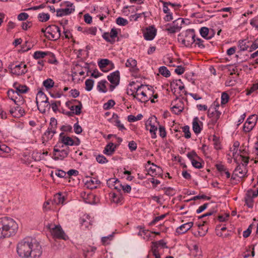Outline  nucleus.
<instances>
[{
	"mask_svg": "<svg viewBox=\"0 0 258 258\" xmlns=\"http://www.w3.org/2000/svg\"><path fill=\"white\" fill-rule=\"evenodd\" d=\"M18 229V225L13 219L8 217L0 218V239L14 236Z\"/></svg>",
	"mask_w": 258,
	"mask_h": 258,
	"instance_id": "f257e3e1",
	"label": "nucleus"
},
{
	"mask_svg": "<svg viewBox=\"0 0 258 258\" xmlns=\"http://www.w3.org/2000/svg\"><path fill=\"white\" fill-rule=\"evenodd\" d=\"M154 93L152 87L150 88L148 85H141L138 86L136 89V93L132 91L131 96L141 102H147L150 99Z\"/></svg>",
	"mask_w": 258,
	"mask_h": 258,
	"instance_id": "f03ea898",
	"label": "nucleus"
},
{
	"mask_svg": "<svg viewBox=\"0 0 258 258\" xmlns=\"http://www.w3.org/2000/svg\"><path fill=\"white\" fill-rule=\"evenodd\" d=\"M195 35L194 29H187L178 35V41L183 46L190 47L194 43Z\"/></svg>",
	"mask_w": 258,
	"mask_h": 258,
	"instance_id": "7ed1b4c3",
	"label": "nucleus"
},
{
	"mask_svg": "<svg viewBox=\"0 0 258 258\" xmlns=\"http://www.w3.org/2000/svg\"><path fill=\"white\" fill-rule=\"evenodd\" d=\"M30 243L28 258H39L42 253V248L39 242L35 238L30 237Z\"/></svg>",
	"mask_w": 258,
	"mask_h": 258,
	"instance_id": "20e7f679",
	"label": "nucleus"
},
{
	"mask_svg": "<svg viewBox=\"0 0 258 258\" xmlns=\"http://www.w3.org/2000/svg\"><path fill=\"white\" fill-rule=\"evenodd\" d=\"M30 237H26L17 244V251L20 256L28 258V253L30 247Z\"/></svg>",
	"mask_w": 258,
	"mask_h": 258,
	"instance_id": "39448f33",
	"label": "nucleus"
},
{
	"mask_svg": "<svg viewBox=\"0 0 258 258\" xmlns=\"http://www.w3.org/2000/svg\"><path fill=\"white\" fill-rule=\"evenodd\" d=\"M63 145L57 143L53 148V156L55 160H63L68 157L70 153V148L68 147L63 149Z\"/></svg>",
	"mask_w": 258,
	"mask_h": 258,
	"instance_id": "423d86ee",
	"label": "nucleus"
},
{
	"mask_svg": "<svg viewBox=\"0 0 258 258\" xmlns=\"http://www.w3.org/2000/svg\"><path fill=\"white\" fill-rule=\"evenodd\" d=\"M48 228L53 238L64 240L69 239L68 236L66 235L60 225L49 224L48 225Z\"/></svg>",
	"mask_w": 258,
	"mask_h": 258,
	"instance_id": "0eeeda50",
	"label": "nucleus"
},
{
	"mask_svg": "<svg viewBox=\"0 0 258 258\" xmlns=\"http://www.w3.org/2000/svg\"><path fill=\"white\" fill-rule=\"evenodd\" d=\"M57 127V120L55 118H50V121L49 126L46 131L43 135V140L44 141H48L51 140L54 135L56 133V130Z\"/></svg>",
	"mask_w": 258,
	"mask_h": 258,
	"instance_id": "6e6552de",
	"label": "nucleus"
},
{
	"mask_svg": "<svg viewBox=\"0 0 258 258\" xmlns=\"http://www.w3.org/2000/svg\"><path fill=\"white\" fill-rule=\"evenodd\" d=\"M184 20L179 18L174 21L171 24H168L166 25L165 30L171 34L175 33L180 30L181 26L184 23Z\"/></svg>",
	"mask_w": 258,
	"mask_h": 258,
	"instance_id": "1a4fd4ad",
	"label": "nucleus"
},
{
	"mask_svg": "<svg viewBox=\"0 0 258 258\" xmlns=\"http://www.w3.org/2000/svg\"><path fill=\"white\" fill-rule=\"evenodd\" d=\"M48 34L47 35V38L49 40H56L58 39L60 36V30L59 28L55 25H49L47 27Z\"/></svg>",
	"mask_w": 258,
	"mask_h": 258,
	"instance_id": "9d476101",
	"label": "nucleus"
},
{
	"mask_svg": "<svg viewBox=\"0 0 258 258\" xmlns=\"http://www.w3.org/2000/svg\"><path fill=\"white\" fill-rule=\"evenodd\" d=\"M257 120V116L255 114L250 115L243 125V130L245 132H249L254 127Z\"/></svg>",
	"mask_w": 258,
	"mask_h": 258,
	"instance_id": "9b49d317",
	"label": "nucleus"
},
{
	"mask_svg": "<svg viewBox=\"0 0 258 258\" xmlns=\"http://www.w3.org/2000/svg\"><path fill=\"white\" fill-rule=\"evenodd\" d=\"M66 105L71 111H74V108H75V114L76 115H79L81 112L82 105L80 101L73 99L71 101H67L66 103Z\"/></svg>",
	"mask_w": 258,
	"mask_h": 258,
	"instance_id": "f8f14e48",
	"label": "nucleus"
},
{
	"mask_svg": "<svg viewBox=\"0 0 258 258\" xmlns=\"http://www.w3.org/2000/svg\"><path fill=\"white\" fill-rule=\"evenodd\" d=\"M67 8L56 10V16L62 17L72 13L75 11L73 4L69 2H66Z\"/></svg>",
	"mask_w": 258,
	"mask_h": 258,
	"instance_id": "ddd939ff",
	"label": "nucleus"
},
{
	"mask_svg": "<svg viewBox=\"0 0 258 258\" xmlns=\"http://www.w3.org/2000/svg\"><path fill=\"white\" fill-rule=\"evenodd\" d=\"M170 87L171 91L174 93L176 92L177 89H178L180 91H182L185 95L187 94V92L184 90V86L180 79L176 80L171 82Z\"/></svg>",
	"mask_w": 258,
	"mask_h": 258,
	"instance_id": "4468645a",
	"label": "nucleus"
},
{
	"mask_svg": "<svg viewBox=\"0 0 258 258\" xmlns=\"http://www.w3.org/2000/svg\"><path fill=\"white\" fill-rule=\"evenodd\" d=\"M157 33V29L153 26L147 28L143 33L145 39L146 40H152L155 38Z\"/></svg>",
	"mask_w": 258,
	"mask_h": 258,
	"instance_id": "2eb2a0df",
	"label": "nucleus"
},
{
	"mask_svg": "<svg viewBox=\"0 0 258 258\" xmlns=\"http://www.w3.org/2000/svg\"><path fill=\"white\" fill-rule=\"evenodd\" d=\"M59 140L61 141V145L66 146H78L80 143V141L78 140V143H75L74 141L70 137L65 136L63 133L59 134Z\"/></svg>",
	"mask_w": 258,
	"mask_h": 258,
	"instance_id": "dca6fc26",
	"label": "nucleus"
},
{
	"mask_svg": "<svg viewBox=\"0 0 258 258\" xmlns=\"http://www.w3.org/2000/svg\"><path fill=\"white\" fill-rule=\"evenodd\" d=\"M9 112L13 117L17 118L25 114V111L21 105H16V107L11 108Z\"/></svg>",
	"mask_w": 258,
	"mask_h": 258,
	"instance_id": "f3484780",
	"label": "nucleus"
},
{
	"mask_svg": "<svg viewBox=\"0 0 258 258\" xmlns=\"http://www.w3.org/2000/svg\"><path fill=\"white\" fill-rule=\"evenodd\" d=\"M203 123L198 117L194 118L192 122V130L196 134H200L203 128Z\"/></svg>",
	"mask_w": 258,
	"mask_h": 258,
	"instance_id": "a211bd4d",
	"label": "nucleus"
},
{
	"mask_svg": "<svg viewBox=\"0 0 258 258\" xmlns=\"http://www.w3.org/2000/svg\"><path fill=\"white\" fill-rule=\"evenodd\" d=\"M247 172V168L243 165L238 164L234 171L233 174L240 178H242L246 176Z\"/></svg>",
	"mask_w": 258,
	"mask_h": 258,
	"instance_id": "6ab92c4d",
	"label": "nucleus"
},
{
	"mask_svg": "<svg viewBox=\"0 0 258 258\" xmlns=\"http://www.w3.org/2000/svg\"><path fill=\"white\" fill-rule=\"evenodd\" d=\"M12 72L16 75L24 74L27 72L26 65L24 63H20L11 68Z\"/></svg>",
	"mask_w": 258,
	"mask_h": 258,
	"instance_id": "aec40b11",
	"label": "nucleus"
},
{
	"mask_svg": "<svg viewBox=\"0 0 258 258\" xmlns=\"http://www.w3.org/2000/svg\"><path fill=\"white\" fill-rule=\"evenodd\" d=\"M108 81L112 84L118 85L119 83L120 75L118 71H116L107 76Z\"/></svg>",
	"mask_w": 258,
	"mask_h": 258,
	"instance_id": "412c9836",
	"label": "nucleus"
},
{
	"mask_svg": "<svg viewBox=\"0 0 258 258\" xmlns=\"http://www.w3.org/2000/svg\"><path fill=\"white\" fill-rule=\"evenodd\" d=\"M193 225L194 223L192 222L184 223L177 228L176 232L178 234L185 233L193 226Z\"/></svg>",
	"mask_w": 258,
	"mask_h": 258,
	"instance_id": "4be33fe9",
	"label": "nucleus"
},
{
	"mask_svg": "<svg viewBox=\"0 0 258 258\" xmlns=\"http://www.w3.org/2000/svg\"><path fill=\"white\" fill-rule=\"evenodd\" d=\"M125 67L130 68L131 72H137L139 69L137 68V61L133 58L127 59L125 62Z\"/></svg>",
	"mask_w": 258,
	"mask_h": 258,
	"instance_id": "5701e85b",
	"label": "nucleus"
},
{
	"mask_svg": "<svg viewBox=\"0 0 258 258\" xmlns=\"http://www.w3.org/2000/svg\"><path fill=\"white\" fill-rule=\"evenodd\" d=\"M80 223L83 228L90 229L92 228V221L88 215H87L85 217L80 218Z\"/></svg>",
	"mask_w": 258,
	"mask_h": 258,
	"instance_id": "b1692460",
	"label": "nucleus"
},
{
	"mask_svg": "<svg viewBox=\"0 0 258 258\" xmlns=\"http://www.w3.org/2000/svg\"><path fill=\"white\" fill-rule=\"evenodd\" d=\"M13 87L17 94L20 95L26 93L29 90V88L26 85H21L17 83L14 84Z\"/></svg>",
	"mask_w": 258,
	"mask_h": 258,
	"instance_id": "393cba45",
	"label": "nucleus"
},
{
	"mask_svg": "<svg viewBox=\"0 0 258 258\" xmlns=\"http://www.w3.org/2000/svg\"><path fill=\"white\" fill-rule=\"evenodd\" d=\"M116 146L113 143L110 142L105 146L103 153L106 155L110 156L114 152Z\"/></svg>",
	"mask_w": 258,
	"mask_h": 258,
	"instance_id": "a878e982",
	"label": "nucleus"
},
{
	"mask_svg": "<svg viewBox=\"0 0 258 258\" xmlns=\"http://www.w3.org/2000/svg\"><path fill=\"white\" fill-rule=\"evenodd\" d=\"M37 102L38 103L48 102V98L43 92L40 91L38 92L36 97V104H37Z\"/></svg>",
	"mask_w": 258,
	"mask_h": 258,
	"instance_id": "bb28decb",
	"label": "nucleus"
},
{
	"mask_svg": "<svg viewBox=\"0 0 258 258\" xmlns=\"http://www.w3.org/2000/svg\"><path fill=\"white\" fill-rule=\"evenodd\" d=\"M100 183V181L95 178H91L89 180H87L86 185L88 188L91 189L95 188L97 185Z\"/></svg>",
	"mask_w": 258,
	"mask_h": 258,
	"instance_id": "cd10ccee",
	"label": "nucleus"
},
{
	"mask_svg": "<svg viewBox=\"0 0 258 258\" xmlns=\"http://www.w3.org/2000/svg\"><path fill=\"white\" fill-rule=\"evenodd\" d=\"M172 112L175 114H180L183 110V104L182 102H180L179 103L174 105L171 108Z\"/></svg>",
	"mask_w": 258,
	"mask_h": 258,
	"instance_id": "c85d7f7f",
	"label": "nucleus"
},
{
	"mask_svg": "<svg viewBox=\"0 0 258 258\" xmlns=\"http://www.w3.org/2000/svg\"><path fill=\"white\" fill-rule=\"evenodd\" d=\"M37 106L38 109L40 111V112L42 113H44L46 111L47 109H49L50 108V103L48 102H44L43 103H38L37 102Z\"/></svg>",
	"mask_w": 258,
	"mask_h": 258,
	"instance_id": "c756f323",
	"label": "nucleus"
},
{
	"mask_svg": "<svg viewBox=\"0 0 258 258\" xmlns=\"http://www.w3.org/2000/svg\"><path fill=\"white\" fill-rule=\"evenodd\" d=\"M137 228L140 229V231L138 232V235L141 236H142L143 235L146 236V237L143 236V238L147 240H149V237L151 236V233L149 232L148 230L144 229L140 226L137 227Z\"/></svg>",
	"mask_w": 258,
	"mask_h": 258,
	"instance_id": "7c9ffc66",
	"label": "nucleus"
},
{
	"mask_svg": "<svg viewBox=\"0 0 258 258\" xmlns=\"http://www.w3.org/2000/svg\"><path fill=\"white\" fill-rule=\"evenodd\" d=\"M107 81L105 80H101L98 83L97 89L98 91L102 93H106L107 91L106 87Z\"/></svg>",
	"mask_w": 258,
	"mask_h": 258,
	"instance_id": "2f4dec72",
	"label": "nucleus"
},
{
	"mask_svg": "<svg viewBox=\"0 0 258 258\" xmlns=\"http://www.w3.org/2000/svg\"><path fill=\"white\" fill-rule=\"evenodd\" d=\"M64 200L65 198L61 193H57L54 196L53 202L55 204H63Z\"/></svg>",
	"mask_w": 258,
	"mask_h": 258,
	"instance_id": "473e14b6",
	"label": "nucleus"
},
{
	"mask_svg": "<svg viewBox=\"0 0 258 258\" xmlns=\"http://www.w3.org/2000/svg\"><path fill=\"white\" fill-rule=\"evenodd\" d=\"M194 43L195 44V46H198L200 49H204L205 47L204 45V40L202 39L199 37H195L194 39Z\"/></svg>",
	"mask_w": 258,
	"mask_h": 258,
	"instance_id": "72a5a7b5",
	"label": "nucleus"
},
{
	"mask_svg": "<svg viewBox=\"0 0 258 258\" xmlns=\"http://www.w3.org/2000/svg\"><path fill=\"white\" fill-rule=\"evenodd\" d=\"M47 53V51H36L34 53L33 56L36 59H41L46 57Z\"/></svg>",
	"mask_w": 258,
	"mask_h": 258,
	"instance_id": "f704fd0d",
	"label": "nucleus"
},
{
	"mask_svg": "<svg viewBox=\"0 0 258 258\" xmlns=\"http://www.w3.org/2000/svg\"><path fill=\"white\" fill-rule=\"evenodd\" d=\"M191 252L196 258H201L202 256V251L199 249V246L196 244L193 245Z\"/></svg>",
	"mask_w": 258,
	"mask_h": 258,
	"instance_id": "c9c22d12",
	"label": "nucleus"
},
{
	"mask_svg": "<svg viewBox=\"0 0 258 258\" xmlns=\"http://www.w3.org/2000/svg\"><path fill=\"white\" fill-rule=\"evenodd\" d=\"M152 166L150 167L148 169V174L151 175L152 176H153L154 175H156L157 174V169L158 170H160L161 168L160 167L157 166L156 165H155L154 163H152Z\"/></svg>",
	"mask_w": 258,
	"mask_h": 258,
	"instance_id": "e433bc0d",
	"label": "nucleus"
},
{
	"mask_svg": "<svg viewBox=\"0 0 258 258\" xmlns=\"http://www.w3.org/2000/svg\"><path fill=\"white\" fill-rule=\"evenodd\" d=\"M113 117L115 119V125L116 126L119 130L122 131L125 130V127L123 124H121L120 120L118 119V116L116 114H113Z\"/></svg>",
	"mask_w": 258,
	"mask_h": 258,
	"instance_id": "4c0bfd02",
	"label": "nucleus"
},
{
	"mask_svg": "<svg viewBox=\"0 0 258 258\" xmlns=\"http://www.w3.org/2000/svg\"><path fill=\"white\" fill-rule=\"evenodd\" d=\"M122 198L120 195H117L115 193H113L111 195V201L115 204H119L121 202Z\"/></svg>",
	"mask_w": 258,
	"mask_h": 258,
	"instance_id": "58836bf2",
	"label": "nucleus"
},
{
	"mask_svg": "<svg viewBox=\"0 0 258 258\" xmlns=\"http://www.w3.org/2000/svg\"><path fill=\"white\" fill-rule=\"evenodd\" d=\"M46 58L49 63L54 64L57 62V60L54 54L51 52L47 51Z\"/></svg>",
	"mask_w": 258,
	"mask_h": 258,
	"instance_id": "ea45409f",
	"label": "nucleus"
},
{
	"mask_svg": "<svg viewBox=\"0 0 258 258\" xmlns=\"http://www.w3.org/2000/svg\"><path fill=\"white\" fill-rule=\"evenodd\" d=\"M159 72L164 77L168 78L170 76V72L165 66H162L159 69Z\"/></svg>",
	"mask_w": 258,
	"mask_h": 258,
	"instance_id": "a19ab883",
	"label": "nucleus"
},
{
	"mask_svg": "<svg viewBox=\"0 0 258 258\" xmlns=\"http://www.w3.org/2000/svg\"><path fill=\"white\" fill-rule=\"evenodd\" d=\"M17 92L15 89H10L7 92V95L9 99L14 101V100L17 99L18 96Z\"/></svg>",
	"mask_w": 258,
	"mask_h": 258,
	"instance_id": "79ce46f5",
	"label": "nucleus"
},
{
	"mask_svg": "<svg viewBox=\"0 0 258 258\" xmlns=\"http://www.w3.org/2000/svg\"><path fill=\"white\" fill-rule=\"evenodd\" d=\"M209 32V30L207 27H203L200 30V33L201 35L204 38L207 39H210L211 37H208V35Z\"/></svg>",
	"mask_w": 258,
	"mask_h": 258,
	"instance_id": "37998d69",
	"label": "nucleus"
},
{
	"mask_svg": "<svg viewBox=\"0 0 258 258\" xmlns=\"http://www.w3.org/2000/svg\"><path fill=\"white\" fill-rule=\"evenodd\" d=\"M213 137L214 148L217 150H220L221 149V145L220 144L219 138L215 135H214Z\"/></svg>",
	"mask_w": 258,
	"mask_h": 258,
	"instance_id": "c03bdc74",
	"label": "nucleus"
},
{
	"mask_svg": "<svg viewBox=\"0 0 258 258\" xmlns=\"http://www.w3.org/2000/svg\"><path fill=\"white\" fill-rule=\"evenodd\" d=\"M94 81L92 79H88L85 81V89L87 91H90L93 87Z\"/></svg>",
	"mask_w": 258,
	"mask_h": 258,
	"instance_id": "a18cd8bd",
	"label": "nucleus"
},
{
	"mask_svg": "<svg viewBox=\"0 0 258 258\" xmlns=\"http://www.w3.org/2000/svg\"><path fill=\"white\" fill-rule=\"evenodd\" d=\"M238 47L240 51H245L247 49L249 46L246 44L245 40H241L238 41Z\"/></svg>",
	"mask_w": 258,
	"mask_h": 258,
	"instance_id": "49530a36",
	"label": "nucleus"
},
{
	"mask_svg": "<svg viewBox=\"0 0 258 258\" xmlns=\"http://www.w3.org/2000/svg\"><path fill=\"white\" fill-rule=\"evenodd\" d=\"M54 82L51 79H47L43 82V86L47 89H50L54 86Z\"/></svg>",
	"mask_w": 258,
	"mask_h": 258,
	"instance_id": "de8ad7c7",
	"label": "nucleus"
},
{
	"mask_svg": "<svg viewBox=\"0 0 258 258\" xmlns=\"http://www.w3.org/2000/svg\"><path fill=\"white\" fill-rule=\"evenodd\" d=\"M54 174L59 178H67V173L61 169H56L54 171Z\"/></svg>",
	"mask_w": 258,
	"mask_h": 258,
	"instance_id": "09e8293b",
	"label": "nucleus"
},
{
	"mask_svg": "<svg viewBox=\"0 0 258 258\" xmlns=\"http://www.w3.org/2000/svg\"><path fill=\"white\" fill-rule=\"evenodd\" d=\"M110 62V61L107 59H102L99 61L98 66L103 71H104L103 69L109 65Z\"/></svg>",
	"mask_w": 258,
	"mask_h": 258,
	"instance_id": "8fccbe9b",
	"label": "nucleus"
},
{
	"mask_svg": "<svg viewBox=\"0 0 258 258\" xmlns=\"http://www.w3.org/2000/svg\"><path fill=\"white\" fill-rule=\"evenodd\" d=\"M221 103L222 105L226 104L229 100V95L225 92H223L221 95Z\"/></svg>",
	"mask_w": 258,
	"mask_h": 258,
	"instance_id": "3c124183",
	"label": "nucleus"
},
{
	"mask_svg": "<svg viewBox=\"0 0 258 258\" xmlns=\"http://www.w3.org/2000/svg\"><path fill=\"white\" fill-rule=\"evenodd\" d=\"M11 151V149L6 145L0 143V155L3 153H9Z\"/></svg>",
	"mask_w": 258,
	"mask_h": 258,
	"instance_id": "603ef678",
	"label": "nucleus"
},
{
	"mask_svg": "<svg viewBox=\"0 0 258 258\" xmlns=\"http://www.w3.org/2000/svg\"><path fill=\"white\" fill-rule=\"evenodd\" d=\"M38 18L40 22H46L49 19V15L47 13L39 14Z\"/></svg>",
	"mask_w": 258,
	"mask_h": 258,
	"instance_id": "864d4df0",
	"label": "nucleus"
},
{
	"mask_svg": "<svg viewBox=\"0 0 258 258\" xmlns=\"http://www.w3.org/2000/svg\"><path fill=\"white\" fill-rule=\"evenodd\" d=\"M114 235V232L112 234L105 237H103L101 239L102 242L104 244H108L109 243V242L112 240L113 237Z\"/></svg>",
	"mask_w": 258,
	"mask_h": 258,
	"instance_id": "5fc2aeb1",
	"label": "nucleus"
},
{
	"mask_svg": "<svg viewBox=\"0 0 258 258\" xmlns=\"http://www.w3.org/2000/svg\"><path fill=\"white\" fill-rule=\"evenodd\" d=\"M25 100L21 95L18 94L17 99L14 100V102L16 105H22L24 104Z\"/></svg>",
	"mask_w": 258,
	"mask_h": 258,
	"instance_id": "6e6d98bb",
	"label": "nucleus"
},
{
	"mask_svg": "<svg viewBox=\"0 0 258 258\" xmlns=\"http://www.w3.org/2000/svg\"><path fill=\"white\" fill-rule=\"evenodd\" d=\"M50 103V107H51V108L52 110L56 112L58 110V106L60 105V101H51Z\"/></svg>",
	"mask_w": 258,
	"mask_h": 258,
	"instance_id": "4d7b16f0",
	"label": "nucleus"
},
{
	"mask_svg": "<svg viewBox=\"0 0 258 258\" xmlns=\"http://www.w3.org/2000/svg\"><path fill=\"white\" fill-rule=\"evenodd\" d=\"M116 23L120 26H125L128 24V21L123 18L118 17L116 19Z\"/></svg>",
	"mask_w": 258,
	"mask_h": 258,
	"instance_id": "13d9d810",
	"label": "nucleus"
},
{
	"mask_svg": "<svg viewBox=\"0 0 258 258\" xmlns=\"http://www.w3.org/2000/svg\"><path fill=\"white\" fill-rule=\"evenodd\" d=\"M115 103L113 100H109L106 103L103 105V108L105 110H108L115 105Z\"/></svg>",
	"mask_w": 258,
	"mask_h": 258,
	"instance_id": "bf43d9fd",
	"label": "nucleus"
},
{
	"mask_svg": "<svg viewBox=\"0 0 258 258\" xmlns=\"http://www.w3.org/2000/svg\"><path fill=\"white\" fill-rule=\"evenodd\" d=\"M182 132L184 133V137L189 139L191 137V134L189 131V126L185 125L182 127Z\"/></svg>",
	"mask_w": 258,
	"mask_h": 258,
	"instance_id": "052dcab7",
	"label": "nucleus"
},
{
	"mask_svg": "<svg viewBox=\"0 0 258 258\" xmlns=\"http://www.w3.org/2000/svg\"><path fill=\"white\" fill-rule=\"evenodd\" d=\"M252 198H252L251 196H248L246 194V197L245 198V204L248 208H252L253 207V204Z\"/></svg>",
	"mask_w": 258,
	"mask_h": 258,
	"instance_id": "680f3d73",
	"label": "nucleus"
},
{
	"mask_svg": "<svg viewBox=\"0 0 258 258\" xmlns=\"http://www.w3.org/2000/svg\"><path fill=\"white\" fill-rule=\"evenodd\" d=\"M165 194L168 196H173L175 194V189L171 187H165Z\"/></svg>",
	"mask_w": 258,
	"mask_h": 258,
	"instance_id": "e2e57ef3",
	"label": "nucleus"
},
{
	"mask_svg": "<svg viewBox=\"0 0 258 258\" xmlns=\"http://www.w3.org/2000/svg\"><path fill=\"white\" fill-rule=\"evenodd\" d=\"M191 162L192 165L196 168L201 169V168H203V165L204 164L203 162H200V161H197L196 159H195V160H192Z\"/></svg>",
	"mask_w": 258,
	"mask_h": 258,
	"instance_id": "0e129e2a",
	"label": "nucleus"
},
{
	"mask_svg": "<svg viewBox=\"0 0 258 258\" xmlns=\"http://www.w3.org/2000/svg\"><path fill=\"white\" fill-rule=\"evenodd\" d=\"M96 160L100 164H104L108 162L106 158L102 155H98L96 157Z\"/></svg>",
	"mask_w": 258,
	"mask_h": 258,
	"instance_id": "69168bd1",
	"label": "nucleus"
},
{
	"mask_svg": "<svg viewBox=\"0 0 258 258\" xmlns=\"http://www.w3.org/2000/svg\"><path fill=\"white\" fill-rule=\"evenodd\" d=\"M150 126L149 131L151 134V137L153 139H155L156 138V131L157 130V127L151 124H150Z\"/></svg>",
	"mask_w": 258,
	"mask_h": 258,
	"instance_id": "338daca9",
	"label": "nucleus"
},
{
	"mask_svg": "<svg viewBox=\"0 0 258 258\" xmlns=\"http://www.w3.org/2000/svg\"><path fill=\"white\" fill-rule=\"evenodd\" d=\"M117 181V179L115 178H109L107 181V184L109 187L111 188H113L115 185L116 184V182Z\"/></svg>",
	"mask_w": 258,
	"mask_h": 258,
	"instance_id": "774afa93",
	"label": "nucleus"
}]
</instances>
